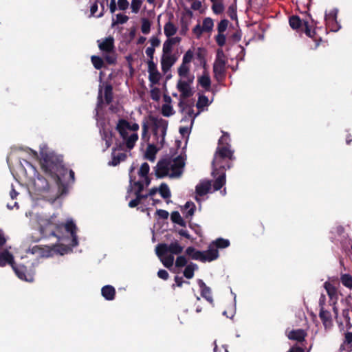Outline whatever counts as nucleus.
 I'll list each match as a JSON object with an SVG mask.
<instances>
[{
  "label": "nucleus",
  "instance_id": "nucleus-1",
  "mask_svg": "<svg viewBox=\"0 0 352 352\" xmlns=\"http://www.w3.org/2000/svg\"><path fill=\"white\" fill-rule=\"evenodd\" d=\"M40 165L44 173L50 177L58 186L60 195L67 192V185L63 181V178L69 172L71 180L74 182V172L68 170L63 164V157L54 151H41L40 152Z\"/></svg>",
  "mask_w": 352,
  "mask_h": 352
},
{
  "label": "nucleus",
  "instance_id": "nucleus-2",
  "mask_svg": "<svg viewBox=\"0 0 352 352\" xmlns=\"http://www.w3.org/2000/svg\"><path fill=\"white\" fill-rule=\"evenodd\" d=\"M77 227L73 221H68L67 223L56 221V216H52L43 221L41 226V232L44 236H55L58 241L65 239L64 232L69 234L72 237L71 246L76 247L78 244V236L76 234Z\"/></svg>",
  "mask_w": 352,
  "mask_h": 352
},
{
  "label": "nucleus",
  "instance_id": "nucleus-3",
  "mask_svg": "<svg viewBox=\"0 0 352 352\" xmlns=\"http://www.w3.org/2000/svg\"><path fill=\"white\" fill-rule=\"evenodd\" d=\"M290 27L298 33H305L315 42V48H317L322 41V38L317 32V30H322L317 27V22L311 19V25L307 21L302 20L298 15H292L289 18Z\"/></svg>",
  "mask_w": 352,
  "mask_h": 352
},
{
  "label": "nucleus",
  "instance_id": "nucleus-4",
  "mask_svg": "<svg viewBox=\"0 0 352 352\" xmlns=\"http://www.w3.org/2000/svg\"><path fill=\"white\" fill-rule=\"evenodd\" d=\"M338 13V10L337 8H333L328 13L325 12L326 29L324 31L326 33H327V29H329L331 32H337L340 29L341 25L337 20Z\"/></svg>",
  "mask_w": 352,
  "mask_h": 352
},
{
  "label": "nucleus",
  "instance_id": "nucleus-5",
  "mask_svg": "<svg viewBox=\"0 0 352 352\" xmlns=\"http://www.w3.org/2000/svg\"><path fill=\"white\" fill-rule=\"evenodd\" d=\"M12 270L19 278L28 282L34 280V272L22 264H16V263L12 266Z\"/></svg>",
  "mask_w": 352,
  "mask_h": 352
},
{
  "label": "nucleus",
  "instance_id": "nucleus-6",
  "mask_svg": "<svg viewBox=\"0 0 352 352\" xmlns=\"http://www.w3.org/2000/svg\"><path fill=\"white\" fill-rule=\"evenodd\" d=\"M116 129L122 139H126L128 130L137 131L139 129V125L137 123H133L131 125L127 120L120 119Z\"/></svg>",
  "mask_w": 352,
  "mask_h": 352
},
{
  "label": "nucleus",
  "instance_id": "nucleus-7",
  "mask_svg": "<svg viewBox=\"0 0 352 352\" xmlns=\"http://www.w3.org/2000/svg\"><path fill=\"white\" fill-rule=\"evenodd\" d=\"M185 159L181 155L177 156L173 161L170 160V170H171V173L170 174V177H180L183 173Z\"/></svg>",
  "mask_w": 352,
  "mask_h": 352
},
{
  "label": "nucleus",
  "instance_id": "nucleus-8",
  "mask_svg": "<svg viewBox=\"0 0 352 352\" xmlns=\"http://www.w3.org/2000/svg\"><path fill=\"white\" fill-rule=\"evenodd\" d=\"M230 159H217V157H214L212 162V174H215L216 172H225L227 169H230L232 164Z\"/></svg>",
  "mask_w": 352,
  "mask_h": 352
},
{
  "label": "nucleus",
  "instance_id": "nucleus-9",
  "mask_svg": "<svg viewBox=\"0 0 352 352\" xmlns=\"http://www.w3.org/2000/svg\"><path fill=\"white\" fill-rule=\"evenodd\" d=\"M226 145L218 146L216 148L214 157H217V159H230L234 160L235 159L234 156V152L230 149V145L227 142Z\"/></svg>",
  "mask_w": 352,
  "mask_h": 352
},
{
  "label": "nucleus",
  "instance_id": "nucleus-10",
  "mask_svg": "<svg viewBox=\"0 0 352 352\" xmlns=\"http://www.w3.org/2000/svg\"><path fill=\"white\" fill-rule=\"evenodd\" d=\"M227 61L215 60L213 63V73L216 80L219 82L223 81L226 76Z\"/></svg>",
  "mask_w": 352,
  "mask_h": 352
},
{
  "label": "nucleus",
  "instance_id": "nucleus-11",
  "mask_svg": "<svg viewBox=\"0 0 352 352\" xmlns=\"http://www.w3.org/2000/svg\"><path fill=\"white\" fill-rule=\"evenodd\" d=\"M150 120L152 121L154 129L153 133L154 135L157 134V130L160 129L161 135L162 137V141L164 140L165 135L166 134V130L168 128V121L163 118H157L153 116H150Z\"/></svg>",
  "mask_w": 352,
  "mask_h": 352
},
{
  "label": "nucleus",
  "instance_id": "nucleus-12",
  "mask_svg": "<svg viewBox=\"0 0 352 352\" xmlns=\"http://www.w3.org/2000/svg\"><path fill=\"white\" fill-rule=\"evenodd\" d=\"M170 166V159L160 160L156 166L155 175L157 178H163L168 175Z\"/></svg>",
  "mask_w": 352,
  "mask_h": 352
},
{
  "label": "nucleus",
  "instance_id": "nucleus-13",
  "mask_svg": "<svg viewBox=\"0 0 352 352\" xmlns=\"http://www.w3.org/2000/svg\"><path fill=\"white\" fill-rule=\"evenodd\" d=\"M120 150V145L119 147L113 148L111 152V161L108 162L109 166H116L121 162H124L126 160L127 155L124 153H118L117 151Z\"/></svg>",
  "mask_w": 352,
  "mask_h": 352
},
{
  "label": "nucleus",
  "instance_id": "nucleus-14",
  "mask_svg": "<svg viewBox=\"0 0 352 352\" xmlns=\"http://www.w3.org/2000/svg\"><path fill=\"white\" fill-rule=\"evenodd\" d=\"M129 186L127 188V195L126 196V199L128 198L129 194L133 191V188L135 187L136 189L135 190L134 194H139L140 192H142L144 188V184L141 181H135V177L133 175H130V181Z\"/></svg>",
  "mask_w": 352,
  "mask_h": 352
},
{
  "label": "nucleus",
  "instance_id": "nucleus-15",
  "mask_svg": "<svg viewBox=\"0 0 352 352\" xmlns=\"http://www.w3.org/2000/svg\"><path fill=\"white\" fill-rule=\"evenodd\" d=\"M197 284L201 290V296L204 298L210 304H213V298L212 296L211 289L208 287L201 279L197 280Z\"/></svg>",
  "mask_w": 352,
  "mask_h": 352
},
{
  "label": "nucleus",
  "instance_id": "nucleus-16",
  "mask_svg": "<svg viewBox=\"0 0 352 352\" xmlns=\"http://www.w3.org/2000/svg\"><path fill=\"white\" fill-rule=\"evenodd\" d=\"M202 262H211L216 260L219 257V251L214 248L211 244L209 245L206 251H202Z\"/></svg>",
  "mask_w": 352,
  "mask_h": 352
},
{
  "label": "nucleus",
  "instance_id": "nucleus-17",
  "mask_svg": "<svg viewBox=\"0 0 352 352\" xmlns=\"http://www.w3.org/2000/svg\"><path fill=\"white\" fill-rule=\"evenodd\" d=\"M36 190L38 192H47L50 190L48 181L42 175H38L34 182Z\"/></svg>",
  "mask_w": 352,
  "mask_h": 352
},
{
  "label": "nucleus",
  "instance_id": "nucleus-18",
  "mask_svg": "<svg viewBox=\"0 0 352 352\" xmlns=\"http://www.w3.org/2000/svg\"><path fill=\"white\" fill-rule=\"evenodd\" d=\"M177 87L181 93V97L183 98H187L193 95L190 87L188 86V83L186 82L185 80H179Z\"/></svg>",
  "mask_w": 352,
  "mask_h": 352
},
{
  "label": "nucleus",
  "instance_id": "nucleus-19",
  "mask_svg": "<svg viewBox=\"0 0 352 352\" xmlns=\"http://www.w3.org/2000/svg\"><path fill=\"white\" fill-rule=\"evenodd\" d=\"M14 263V256L8 250L0 252V267H4L6 264L12 267Z\"/></svg>",
  "mask_w": 352,
  "mask_h": 352
},
{
  "label": "nucleus",
  "instance_id": "nucleus-20",
  "mask_svg": "<svg viewBox=\"0 0 352 352\" xmlns=\"http://www.w3.org/2000/svg\"><path fill=\"white\" fill-rule=\"evenodd\" d=\"M307 335V334L305 330L298 329L292 330L289 333L287 337L289 340H296L297 342H301L305 340Z\"/></svg>",
  "mask_w": 352,
  "mask_h": 352
},
{
  "label": "nucleus",
  "instance_id": "nucleus-21",
  "mask_svg": "<svg viewBox=\"0 0 352 352\" xmlns=\"http://www.w3.org/2000/svg\"><path fill=\"white\" fill-rule=\"evenodd\" d=\"M212 175L214 177H217L213 184L214 190L217 191L220 190L226 184V173L218 171Z\"/></svg>",
  "mask_w": 352,
  "mask_h": 352
},
{
  "label": "nucleus",
  "instance_id": "nucleus-22",
  "mask_svg": "<svg viewBox=\"0 0 352 352\" xmlns=\"http://www.w3.org/2000/svg\"><path fill=\"white\" fill-rule=\"evenodd\" d=\"M210 189L211 182L206 180L201 182L198 185H197L195 190L197 195L202 197L208 193Z\"/></svg>",
  "mask_w": 352,
  "mask_h": 352
},
{
  "label": "nucleus",
  "instance_id": "nucleus-23",
  "mask_svg": "<svg viewBox=\"0 0 352 352\" xmlns=\"http://www.w3.org/2000/svg\"><path fill=\"white\" fill-rule=\"evenodd\" d=\"M100 50L102 52H112L114 50V39L111 36L106 38L102 43L98 45Z\"/></svg>",
  "mask_w": 352,
  "mask_h": 352
},
{
  "label": "nucleus",
  "instance_id": "nucleus-24",
  "mask_svg": "<svg viewBox=\"0 0 352 352\" xmlns=\"http://www.w3.org/2000/svg\"><path fill=\"white\" fill-rule=\"evenodd\" d=\"M101 294L107 300H113L116 296V289L113 286L107 285L102 287Z\"/></svg>",
  "mask_w": 352,
  "mask_h": 352
},
{
  "label": "nucleus",
  "instance_id": "nucleus-25",
  "mask_svg": "<svg viewBox=\"0 0 352 352\" xmlns=\"http://www.w3.org/2000/svg\"><path fill=\"white\" fill-rule=\"evenodd\" d=\"M185 253L190 258L194 260L200 261L202 262L203 253L202 251L196 250L194 247H188L185 251Z\"/></svg>",
  "mask_w": 352,
  "mask_h": 352
},
{
  "label": "nucleus",
  "instance_id": "nucleus-26",
  "mask_svg": "<svg viewBox=\"0 0 352 352\" xmlns=\"http://www.w3.org/2000/svg\"><path fill=\"white\" fill-rule=\"evenodd\" d=\"M177 28L171 21H168L164 27V32L166 37L173 36L177 33Z\"/></svg>",
  "mask_w": 352,
  "mask_h": 352
},
{
  "label": "nucleus",
  "instance_id": "nucleus-27",
  "mask_svg": "<svg viewBox=\"0 0 352 352\" xmlns=\"http://www.w3.org/2000/svg\"><path fill=\"white\" fill-rule=\"evenodd\" d=\"M198 82L206 91L210 89L211 80L208 74H204L199 77L198 78Z\"/></svg>",
  "mask_w": 352,
  "mask_h": 352
},
{
  "label": "nucleus",
  "instance_id": "nucleus-28",
  "mask_svg": "<svg viewBox=\"0 0 352 352\" xmlns=\"http://www.w3.org/2000/svg\"><path fill=\"white\" fill-rule=\"evenodd\" d=\"M135 198L131 200L129 202V208H135L136 206H138L140 202L144 200V199H147L149 196L148 195V193L147 194H142V192H140L139 194H136L135 195Z\"/></svg>",
  "mask_w": 352,
  "mask_h": 352
},
{
  "label": "nucleus",
  "instance_id": "nucleus-29",
  "mask_svg": "<svg viewBox=\"0 0 352 352\" xmlns=\"http://www.w3.org/2000/svg\"><path fill=\"white\" fill-rule=\"evenodd\" d=\"M210 244L214 248L218 250L228 248L230 245V243L228 239L218 238L215 241H212Z\"/></svg>",
  "mask_w": 352,
  "mask_h": 352
},
{
  "label": "nucleus",
  "instance_id": "nucleus-30",
  "mask_svg": "<svg viewBox=\"0 0 352 352\" xmlns=\"http://www.w3.org/2000/svg\"><path fill=\"white\" fill-rule=\"evenodd\" d=\"M174 63L171 61L167 55H162L161 58L162 70L164 73H166Z\"/></svg>",
  "mask_w": 352,
  "mask_h": 352
},
{
  "label": "nucleus",
  "instance_id": "nucleus-31",
  "mask_svg": "<svg viewBox=\"0 0 352 352\" xmlns=\"http://www.w3.org/2000/svg\"><path fill=\"white\" fill-rule=\"evenodd\" d=\"M197 264L190 263L186 267L184 271V276L188 279L192 278L194 276L195 270H197Z\"/></svg>",
  "mask_w": 352,
  "mask_h": 352
},
{
  "label": "nucleus",
  "instance_id": "nucleus-32",
  "mask_svg": "<svg viewBox=\"0 0 352 352\" xmlns=\"http://www.w3.org/2000/svg\"><path fill=\"white\" fill-rule=\"evenodd\" d=\"M168 252H169V250L168 245L166 243H159L155 248V253L160 258H162Z\"/></svg>",
  "mask_w": 352,
  "mask_h": 352
},
{
  "label": "nucleus",
  "instance_id": "nucleus-33",
  "mask_svg": "<svg viewBox=\"0 0 352 352\" xmlns=\"http://www.w3.org/2000/svg\"><path fill=\"white\" fill-rule=\"evenodd\" d=\"M157 151V148L154 145L149 144L146 151V158L151 162H154L155 160V155Z\"/></svg>",
  "mask_w": 352,
  "mask_h": 352
},
{
  "label": "nucleus",
  "instance_id": "nucleus-34",
  "mask_svg": "<svg viewBox=\"0 0 352 352\" xmlns=\"http://www.w3.org/2000/svg\"><path fill=\"white\" fill-rule=\"evenodd\" d=\"M126 142V146L129 149H132L135 144V142L138 140V135L136 133H132L129 136L127 135L126 139H123Z\"/></svg>",
  "mask_w": 352,
  "mask_h": 352
},
{
  "label": "nucleus",
  "instance_id": "nucleus-35",
  "mask_svg": "<svg viewBox=\"0 0 352 352\" xmlns=\"http://www.w3.org/2000/svg\"><path fill=\"white\" fill-rule=\"evenodd\" d=\"M168 245L169 252L173 254H179L183 252L184 248L177 241L172 242Z\"/></svg>",
  "mask_w": 352,
  "mask_h": 352
},
{
  "label": "nucleus",
  "instance_id": "nucleus-36",
  "mask_svg": "<svg viewBox=\"0 0 352 352\" xmlns=\"http://www.w3.org/2000/svg\"><path fill=\"white\" fill-rule=\"evenodd\" d=\"M104 96L107 104H109L113 100V87L111 85H107L104 89Z\"/></svg>",
  "mask_w": 352,
  "mask_h": 352
},
{
  "label": "nucleus",
  "instance_id": "nucleus-37",
  "mask_svg": "<svg viewBox=\"0 0 352 352\" xmlns=\"http://www.w3.org/2000/svg\"><path fill=\"white\" fill-rule=\"evenodd\" d=\"M170 219L175 223H177L183 227L186 226V222L182 218V217L178 211H174L171 213Z\"/></svg>",
  "mask_w": 352,
  "mask_h": 352
},
{
  "label": "nucleus",
  "instance_id": "nucleus-38",
  "mask_svg": "<svg viewBox=\"0 0 352 352\" xmlns=\"http://www.w3.org/2000/svg\"><path fill=\"white\" fill-rule=\"evenodd\" d=\"M158 191H159L160 195L164 199H168L171 196L170 189H169L168 185L165 183L161 184V185L160 186V188H158Z\"/></svg>",
  "mask_w": 352,
  "mask_h": 352
},
{
  "label": "nucleus",
  "instance_id": "nucleus-39",
  "mask_svg": "<svg viewBox=\"0 0 352 352\" xmlns=\"http://www.w3.org/2000/svg\"><path fill=\"white\" fill-rule=\"evenodd\" d=\"M340 281L344 287L349 289L352 287V276L349 274H342L340 276Z\"/></svg>",
  "mask_w": 352,
  "mask_h": 352
},
{
  "label": "nucleus",
  "instance_id": "nucleus-40",
  "mask_svg": "<svg viewBox=\"0 0 352 352\" xmlns=\"http://www.w3.org/2000/svg\"><path fill=\"white\" fill-rule=\"evenodd\" d=\"M214 26L213 21L210 17H206L203 20L202 28L205 32H210Z\"/></svg>",
  "mask_w": 352,
  "mask_h": 352
},
{
  "label": "nucleus",
  "instance_id": "nucleus-41",
  "mask_svg": "<svg viewBox=\"0 0 352 352\" xmlns=\"http://www.w3.org/2000/svg\"><path fill=\"white\" fill-rule=\"evenodd\" d=\"M177 72L181 78L188 77V75L190 74V66L182 63L179 67Z\"/></svg>",
  "mask_w": 352,
  "mask_h": 352
},
{
  "label": "nucleus",
  "instance_id": "nucleus-42",
  "mask_svg": "<svg viewBox=\"0 0 352 352\" xmlns=\"http://www.w3.org/2000/svg\"><path fill=\"white\" fill-rule=\"evenodd\" d=\"M319 317L324 325H326L327 322L331 321V316L330 312L329 311L324 310L323 308H321L320 311Z\"/></svg>",
  "mask_w": 352,
  "mask_h": 352
},
{
  "label": "nucleus",
  "instance_id": "nucleus-43",
  "mask_svg": "<svg viewBox=\"0 0 352 352\" xmlns=\"http://www.w3.org/2000/svg\"><path fill=\"white\" fill-rule=\"evenodd\" d=\"M91 63H92L94 67L96 69H100L104 65L103 59L100 56H92L91 57Z\"/></svg>",
  "mask_w": 352,
  "mask_h": 352
},
{
  "label": "nucleus",
  "instance_id": "nucleus-44",
  "mask_svg": "<svg viewBox=\"0 0 352 352\" xmlns=\"http://www.w3.org/2000/svg\"><path fill=\"white\" fill-rule=\"evenodd\" d=\"M184 208L186 210L188 209L185 215L186 218L192 217L194 214L196 206L193 202L187 201L184 206Z\"/></svg>",
  "mask_w": 352,
  "mask_h": 352
},
{
  "label": "nucleus",
  "instance_id": "nucleus-45",
  "mask_svg": "<svg viewBox=\"0 0 352 352\" xmlns=\"http://www.w3.org/2000/svg\"><path fill=\"white\" fill-rule=\"evenodd\" d=\"M107 54L104 56L105 61L109 65H115L117 60V56L115 51L112 52H106Z\"/></svg>",
  "mask_w": 352,
  "mask_h": 352
},
{
  "label": "nucleus",
  "instance_id": "nucleus-46",
  "mask_svg": "<svg viewBox=\"0 0 352 352\" xmlns=\"http://www.w3.org/2000/svg\"><path fill=\"white\" fill-rule=\"evenodd\" d=\"M142 32L144 34H147L150 32L151 30V22L146 18L142 19V26H141Z\"/></svg>",
  "mask_w": 352,
  "mask_h": 352
},
{
  "label": "nucleus",
  "instance_id": "nucleus-47",
  "mask_svg": "<svg viewBox=\"0 0 352 352\" xmlns=\"http://www.w3.org/2000/svg\"><path fill=\"white\" fill-rule=\"evenodd\" d=\"M208 105V98L206 96H199L198 98L197 102L196 104V107L199 109H201L204 107Z\"/></svg>",
  "mask_w": 352,
  "mask_h": 352
},
{
  "label": "nucleus",
  "instance_id": "nucleus-48",
  "mask_svg": "<svg viewBox=\"0 0 352 352\" xmlns=\"http://www.w3.org/2000/svg\"><path fill=\"white\" fill-rule=\"evenodd\" d=\"M160 260L164 266L166 268L170 269L173 265L174 256L172 254H170L164 258H161Z\"/></svg>",
  "mask_w": 352,
  "mask_h": 352
},
{
  "label": "nucleus",
  "instance_id": "nucleus-49",
  "mask_svg": "<svg viewBox=\"0 0 352 352\" xmlns=\"http://www.w3.org/2000/svg\"><path fill=\"white\" fill-rule=\"evenodd\" d=\"M162 114L165 117H169L174 114L173 107L168 104H164L162 107Z\"/></svg>",
  "mask_w": 352,
  "mask_h": 352
},
{
  "label": "nucleus",
  "instance_id": "nucleus-50",
  "mask_svg": "<svg viewBox=\"0 0 352 352\" xmlns=\"http://www.w3.org/2000/svg\"><path fill=\"white\" fill-rule=\"evenodd\" d=\"M150 170L149 165L147 162H144L138 171V175L141 177L147 176Z\"/></svg>",
  "mask_w": 352,
  "mask_h": 352
},
{
  "label": "nucleus",
  "instance_id": "nucleus-51",
  "mask_svg": "<svg viewBox=\"0 0 352 352\" xmlns=\"http://www.w3.org/2000/svg\"><path fill=\"white\" fill-rule=\"evenodd\" d=\"M212 3V9L214 14H219L223 12L224 6L222 3L217 2V1H214Z\"/></svg>",
  "mask_w": 352,
  "mask_h": 352
},
{
  "label": "nucleus",
  "instance_id": "nucleus-52",
  "mask_svg": "<svg viewBox=\"0 0 352 352\" xmlns=\"http://www.w3.org/2000/svg\"><path fill=\"white\" fill-rule=\"evenodd\" d=\"M324 288L330 298H333L336 295V289L331 283L326 282L324 283Z\"/></svg>",
  "mask_w": 352,
  "mask_h": 352
},
{
  "label": "nucleus",
  "instance_id": "nucleus-53",
  "mask_svg": "<svg viewBox=\"0 0 352 352\" xmlns=\"http://www.w3.org/2000/svg\"><path fill=\"white\" fill-rule=\"evenodd\" d=\"M193 56V51L191 50H188L183 56L182 63L188 65L192 60Z\"/></svg>",
  "mask_w": 352,
  "mask_h": 352
},
{
  "label": "nucleus",
  "instance_id": "nucleus-54",
  "mask_svg": "<svg viewBox=\"0 0 352 352\" xmlns=\"http://www.w3.org/2000/svg\"><path fill=\"white\" fill-rule=\"evenodd\" d=\"M148 79L152 84H157L160 79V74L159 72L148 73Z\"/></svg>",
  "mask_w": 352,
  "mask_h": 352
},
{
  "label": "nucleus",
  "instance_id": "nucleus-55",
  "mask_svg": "<svg viewBox=\"0 0 352 352\" xmlns=\"http://www.w3.org/2000/svg\"><path fill=\"white\" fill-rule=\"evenodd\" d=\"M142 4V0H132L131 5L132 12L135 14L138 13L140 11Z\"/></svg>",
  "mask_w": 352,
  "mask_h": 352
},
{
  "label": "nucleus",
  "instance_id": "nucleus-56",
  "mask_svg": "<svg viewBox=\"0 0 352 352\" xmlns=\"http://www.w3.org/2000/svg\"><path fill=\"white\" fill-rule=\"evenodd\" d=\"M228 23H229V21L227 19L221 20V21L219 23L218 26H217L218 33L223 34L226 30Z\"/></svg>",
  "mask_w": 352,
  "mask_h": 352
},
{
  "label": "nucleus",
  "instance_id": "nucleus-57",
  "mask_svg": "<svg viewBox=\"0 0 352 352\" xmlns=\"http://www.w3.org/2000/svg\"><path fill=\"white\" fill-rule=\"evenodd\" d=\"M151 98L154 101H158L160 99V90L157 87H154L151 90Z\"/></svg>",
  "mask_w": 352,
  "mask_h": 352
},
{
  "label": "nucleus",
  "instance_id": "nucleus-58",
  "mask_svg": "<svg viewBox=\"0 0 352 352\" xmlns=\"http://www.w3.org/2000/svg\"><path fill=\"white\" fill-rule=\"evenodd\" d=\"M215 41L219 46L223 47L226 44V36L222 33H218L215 37Z\"/></svg>",
  "mask_w": 352,
  "mask_h": 352
},
{
  "label": "nucleus",
  "instance_id": "nucleus-59",
  "mask_svg": "<svg viewBox=\"0 0 352 352\" xmlns=\"http://www.w3.org/2000/svg\"><path fill=\"white\" fill-rule=\"evenodd\" d=\"M187 264V259L184 256H177L176 261H175V265L177 267H183L186 266Z\"/></svg>",
  "mask_w": 352,
  "mask_h": 352
},
{
  "label": "nucleus",
  "instance_id": "nucleus-60",
  "mask_svg": "<svg viewBox=\"0 0 352 352\" xmlns=\"http://www.w3.org/2000/svg\"><path fill=\"white\" fill-rule=\"evenodd\" d=\"M215 60L227 61L226 56L222 48L217 49Z\"/></svg>",
  "mask_w": 352,
  "mask_h": 352
},
{
  "label": "nucleus",
  "instance_id": "nucleus-61",
  "mask_svg": "<svg viewBox=\"0 0 352 352\" xmlns=\"http://www.w3.org/2000/svg\"><path fill=\"white\" fill-rule=\"evenodd\" d=\"M173 50V45L168 42V41H166L163 44V55H168L169 54H171Z\"/></svg>",
  "mask_w": 352,
  "mask_h": 352
},
{
  "label": "nucleus",
  "instance_id": "nucleus-62",
  "mask_svg": "<svg viewBox=\"0 0 352 352\" xmlns=\"http://www.w3.org/2000/svg\"><path fill=\"white\" fill-rule=\"evenodd\" d=\"M203 32H205L199 23L196 25L192 29V33L196 36L197 38H199Z\"/></svg>",
  "mask_w": 352,
  "mask_h": 352
},
{
  "label": "nucleus",
  "instance_id": "nucleus-63",
  "mask_svg": "<svg viewBox=\"0 0 352 352\" xmlns=\"http://www.w3.org/2000/svg\"><path fill=\"white\" fill-rule=\"evenodd\" d=\"M230 138L228 133L223 132V135L219 138L218 141V146L226 145V142L229 143Z\"/></svg>",
  "mask_w": 352,
  "mask_h": 352
},
{
  "label": "nucleus",
  "instance_id": "nucleus-64",
  "mask_svg": "<svg viewBox=\"0 0 352 352\" xmlns=\"http://www.w3.org/2000/svg\"><path fill=\"white\" fill-rule=\"evenodd\" d=\"M116 19H117V21L116 22V23L124 24L128 21L129 16L125 14H118L116 15Z\"/></svg>",
  "mask_w": 352,
  "mask_h": 352
}]
</instances>
